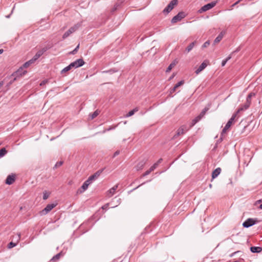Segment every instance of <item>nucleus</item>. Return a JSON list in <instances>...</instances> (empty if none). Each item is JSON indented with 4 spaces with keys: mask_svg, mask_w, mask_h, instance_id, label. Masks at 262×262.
<instances>
[{
    "mask_svg": "<svg viewBox=\"0 0 262 262\" xmlns=\"http://www.w3.org/2000/svg\"><path fill=\"white\" fill-rule=\"evenodd\" d=\"M102 171L103 169L98 170L96 172L90 176L87 180H94L98 179L100 174L102 173Z\"/></svg>",
    "mask_w": 262,
    "mask_h": 262,
    "instance_id": "nucleus-11",
    "label": "nucleus"
},
{
    "mask_svg": "<svg viewBox=\"0 0 262 262\" xmlns=\"http://www.w3.org/2000/svg\"><path fill=\"white\" fill-rule=\"evenodd\" d=\"M82 21L79 22L74 25L73 27H71L67 31H66L62 36V38L63 39L67 38L70 34L75 32L77 31L80 27L82 26Z\"/></svg>",
    "mask_w": 262,
    "mask_h": 262,
    "instance_id": "nucleus-1",
    "label": "nucleus"
},
{
    "mask_svg": "<svg viewBox=\"0 0 262 262\" xmlns=\"http://www.w3.org/2000/svg\"><path fill=\"white\" fill-rule=\"evenodd\" d=\"M100 113V111L99 110L95 111L93 113L89 115V117L91 120L96 118Z\"/></svg>",
    "mask_w": 262,
    "mask_h": 262,
    "instance_id": "nucleus-21",
    "label": "nucleus"
},
{
    "mask_svg": "<svg viewBox=\"0 0 262 262\" xmlns=\"http://www.w3.org/2000/svg\"><path fill=\"white\" fill-rule=\"evenodd\" d=\"M34 62L32 61L31 59L29 60V61L26 62L24 64H23V68H27L28 67L30 64L33 63Z\"/></svg>",
    "mask_w": 262,
    "mask_h": 262,
    "instance_id": "nucleus-34",
    "label": "nucleus"
},
{
    "mask_svg": "<svg viewBox=\"0 0 262 262\" xmlns=\"http://www.w3.org/2000/svg\"><path fill=\"white\" fill-rule=\"evenodd\" d=\"M108 206V204H106V205H105L103 206L102 207V208L103 209H106L107 208Z\"/></svg>",
    "mask_w": 262,
    "mask_h": 262,
    "instance_id": "nucleus-52",
    "label": "nucleus"
},
{
    "mask_svg": "<svg viewBox=\"0 0 262 262\" xmlns=\"http://www.w3.org/2000/svg\"><path fill=\"white\" fill-rule=\"evenodd\" d=\"M16 244L17 243H14L12 242H10L8 245V248L9 249H11V248H12L13 247H15V246H16Z\"/></svg>",
    "mask_w": 262,
    "mask_h": 262,
    "instance_id": "nucleus-39",
    "label": "nucleus"
},
{
    "mask_svg": "<svg viewBox=\"0 0 262 262\" xmlns=\"http://www.w3.org/2000/svg\"><path fill=\"white\" fill-rule=\"evenodd\" d=\"M250 250L252 253H259L262 251V248L260 247H251Z\"/></svg>",
    "mask_w": 262,
    "mask_h": 262,
    "instance_id": "nucleus-19",
    "label": "nucleus"
},
{
    "mask_svg": "<svg viewBox=\"0 0 262 262\" xmlns=\"http://www.w3.org/2000/svg\"><path fill=\"white\" fill-rule=\"evenodd\" d=\"M20 238V233H18L15 235V238L16 239L17 242L19 241Z\"/></svg>",
    "mask_w": 262,
    "mask_h": 262,
    "instance_id": "nucleus-46",
    "label": "nucleus"
},
{
    "mask_svg": "<svg viewBox=\"0 0 262 262\" xmlns=\"http://www.w3.org/2000/svg\"><path fill=\"white\" fill-rule=\"evenodd\" d=\"M259 208L262 209V204L259 206Z\"/></svg>",
    "mask_w": 262,
    "mask_h": 262,
    "instance_id": "nucleus-56",
    "label": "nucleus"
},
{
    "mask_svg": "<svg viewBox=\"0 0 262 262\" xmlns=\"http://www.w3.org/2000/svg\"><path fill=\"white\" fill-rule=\"evenodd\" d=\"M147 161V160L145 158L140 159L135 166L136 170L139 171L141 170L146 164Z\"/></svg>",
    "mask_w": 262,
    "mask_h": 262,
    "instance_id": "nucleus-4",
    "label": "nucleus"
},
{
    "mask_svg": "<svg viewBox=\"0 0 262 262\" xmlns=\"http://www.w3.org/2000/svg\"><path fill=\"white\" fill-rule=\"evenodd\" d=\"M256 223V221L252 218H249L246 220L243 223V226L245 228H249Z\"/></svg>",
    "mask_w": 262,
    "mask_h": 262,
    "instance_id": "nucleus-9",
    "label": "nucleus"
},
{
    "mask_svg": "<svg viewBox=\"0 0 262 262\" xmlns=\"http://www.w3.org/2000/svg\"><path fill=\"white\" fill-rule=\"evenodd\" d=\"M202 118L200 117V116L199 115L196 117H195L193 120H192V126L194 125L195 123H196L198 121H199Z\"/></svg>",
    "mask_w": 262,
    "mask_h": 262,
    "instance_id": "nucleus-31",
    "label": "nucleus"
},
{
    "mask_svg": "<svg viewBox=\"0 0 262 262\" xmlns=\"http://www.w3.org/2000/svg\"><path fill=\"white\" fill-rule=\"evenodd\" d=\"M48 80L47 79L43 80L40 84V86H42L46 84L48 82Z\"/></svg>",
    "mask_w": 262,
    "mask_h": 262,
    "instance_id": "nucleus-47",
    "label": "nucleus"
},
{
    "mask_svg": "<svg viewBox=\"0 0 262 262\" xmlns=\"http://www.w3.org/2000/svg\"><path fill=\"white\" fill-rule=\"evenodd\" d=\"M231 58V56H229L225 59L223 60L222 62V66H225L227 62Z\"/></svg>",
    "mask_w": 262,
    "mask_h": 262,
    "instance_id": "nucleus-36",
    "label": "nucleus"
},
{
    "mask_svg": "<svg viewBox=\"0 0 262 262\" xmlns=\"http://www.w3.org/2000/svg\"><path fill=\"white\" fill-rule=\"evenodd\" d=\"M57 204H50L47 205V206L41 211V215H45L49 212L52 209H53Z\"/></svg>",
    "mask_w": 262,
    "mask_h": 262,
    "instance_id": "nucleus-8",
    "label": "nucleus"
},
{
    "mask_svg": "<svg viewBox=\"0 0 262 262\" xmlns=\"http://www.w3.org/2000/svg\"><path fill=\"white\" fill-rule=\"evenodd\" d=\"M48 50V48L45 47L41 49L40 50L38 51L36 54L40 57L45 52H46Z\"/></svg>",
    "mask_w": 262,
    "mask_h": 262,
    "instance_id": "nucleus-22",
    "label": "nucleus"
},
{
    "mask_svg": "<svg viewBox=\"0 0 262 262\" xmlns=\"http://www.w3.org/2000/svg\"><path fill=\"white\" fill-rule=\"evenodd\" d=\"M195 43V41H193L191 42L186 49V51L187 53L189 52L194 47V45Z\"/></svg>",
    "mask_w": 262,
    "mask_h": 262,
    "instance_id": "nucleus-23",
    "label": "nucleus"
},
{
    "mask_svg": "<svg viewBox=\"0 0 262 262\" xmlns=\"http://www.w3.org/2000/svg\"><path fill=\"white\" fill-rule=\"evenodd\" d=\"M249 107V106H246V104L244 103V104H242L240 106V107H239V108L237 110L236 112L237 113L239 114L241 112H243V111H246V110H247L248 108Z\"/></svg>",
    "mask_w": 262,
    "mask_h": 262,
    "instance_id": "nucleus-20",
    "label": "nucleus"
},
{
    "mask_svg": "<svg viewBox=\"0 0 262 262\" xmlns=\"http://www.w3.org/2000/svg\"><path fill=\"white\" fill-rule=\"evenodd\" d=\"M79 48V45H78L77 47L74 49V50H73L71 53L72 54H75L78 51V49Z\"/></svg>",
    "mask_w": 262,
    "mask_h": 262,
    "instance_id": "nucleus-42",
    "label": "nucleus"
},
{
    "mask_svg": "<svg viewBox=\"0 0 262 262\" xmlns=\"http://www.w3.org/2000/svg\"><path fill=\"white\" fill-rule=\"evenodd\" d=\"M63 164V162L62 161H59V162H57L56 164L55 165L54 168H57V167H60V166L62 165V164Z\"/></svg>",
    "mask_w": 262,
    "mask_h": 262,
    "instance_id": "nucleus-40",
    "label": "nucleus"
},
{
    "mask_svg": "<svg viewBox=\"0 0 262 262\" xmlns=\"http://www.w3.org/2000/svg\"><path fill=\"white\" fill-rule=\"evenodd\" d=\"M216 4V2H212L203 6L199 10L200 13H202L209 10L214 7Z\"/></svg>",
    "mask_w": 262,
    "mask_h": 262,
    "instance_id": "nucleus-2",
    "label": "nucleus"
},
{
    "mask_svg": "<svg viewBox=\"0 0 262 262\" xmlns=\"http://www.w3.org/2000/svg\"><path fill=\"white\" fill-rule=\"evenodd\" d=\"M27 73V71L24 70L23 68L21 67L18 69L16 72L13 73L11 77H15L17 79L18 77L24 75Z\"/></svg>",
    "mask_w": 262,
    "mask_h": 262,
    "instance_id": "nucleus-6",
    "label": "nucleus"
},
{
    "mask_svg": "<svg viewBox=\"0 0 262 262\" xmlns=\"http://www.w3.org/2000/svg\"><path fill=\"white\" fill-rule=\"evenodd\" d=\"M155 166L156 165H152L149 169L146 170L144 173H143L142 174L141 178H144L147 176V175L149 174L152 171H153L156 169Z\"/></svg>",
    "mask_w": 262,
    "mask_h": 262,
    "instance_id": "nucleus-17",
    "label": "nucleus"
},
{
    "mask_svg": "<svg viewBox=\"0 0 262 262\" xmlns=\"http://www.w3.org/2000/svg\"><path fill=\"white\" fill-rule=\"evenodd\" d=\"M225 31H222L214 39V43H217L219 42L222 39L224 35L225 34Z\"/></svg>",
    "mask_w": 262,
    "mask_h": 262,
    "instance_id": "nucleus-15",
    "label": "nucleus"
},
{
    "mask_svg": "<svg viewBox=\"0 0 262 262\" xmlns=\"http://www.w3.org/2000/svg\"><path fill=\"white\" fill-rule=\"evenodd\" d=\"M238 113L236 112L234 114H233L231 118L229 119V120L228 122H231V125L232 124L233 121L234 120L235 117L238 115Z\"/></svg>",
    "mask_w": 262,
    "mask_h": 262,
    "instance_id": "nucleus-32",
    "label": "nucleus"
},
{
    "mask_svg": "<svg viewBox=\"0 0 262 262\" xmlns=\"http://www.w3.org/2000/svg\"><path fill=\"white\" fill-rule=\"evenodd\" d=\"M209 187L211 188V184H209Z\"/></svg>",
    "mask_w": 262,
    "mask_h": 262,
    "instance_id": "nucleus-57",
    "label": "nucleus"
},
{
    "mask_svg": "<svg viewBox=\"0 0 262 262\" xmlns=\"http://www.w3.org/2000/svg\"><path fill=\"white\" fill-rule=\"evenodd\" d=\"M222 169L220 167H217L212 172V179L216 178L221 173Z\"/></svg>",
    "mask_w": 262,
    "mask_h": 262,
    "instance_id": "nucleus-14",
    "label": "nucleus"
},
{
    "mask_svg": "<svg viewBox=\"0 0 262 262\" xmlns=\"http://www.w3.org/2000/svg\"><path fill=\"white\" fill-rule=\"evenodd\" d=\"M188 130L187 126L185 125L181 126L177 130V133L173 137V138H176L180 135L184 134Z\"/></svg>",
    "mask_w": 262,
    "mask_h": 262,
    "instance_id": "nucleus-10",
    "label": "nucleus"
},
{
    "mask_svg": "<svg viewBox=\"0 0 262 262\" xmlns=\"http://www.w3.org/2000/svg\"><path fill=\"white\" fill-rule=\"evenodd\" d=\"M178 0H172L168 5L173 9L174 7L178 4Z\"/></svg>",
    "mask_w": 262,
    "mask_h": 262,
    "instance_id": "nucleus-25",
    "label": "nucleus"
},
{
    "mask_svg": "<svg viewBox=\"0 0 262 262\" xmlns=\"http://www.w3.org/2000/svg\"><path fill=\"white\" fill-rule=\"evenodd\" d=\"M14 181H6V184L8 185H11Z\"/></svg>",
    "mask_w": 262,
    "mask_h": 262,
    "instance_id": "nucleus-50",
    "label": "nucleus"
},
{
    "mask_svg": "<svg viewBox=\"0 0 262 262\" xmlns=\"http://www.w3.org/2000/svg\"><path fill=\"white\" fill-rule=\"evenodd\" d=\"M112 71L113 72H116V71L111 70H110L109 71H108V72H111Z\"/></svg>",
    "mask_w": 262,
    "mask_h": 262,
    "instance_id": "nucleus-54",
    "label": "nucleus"
},
{
    "mask_svg": "<svg viewBox=\"0 0 262 262\" xmlns=\"http://www.w3.org/2000/svg\"><path fill=\"white\" fill-rule=\"evenodd\" d=\"M162 158H160V159L158 160V161L156 162L153 165H156L155 166V168H156L159 165V164L161 163V162L162 161Z\"/></svg>",
    "mask_w": 262,
    "mask_h": 262,
    "instance_id": "nucleus-43",
    "label": "nucleus"
},
{
    "mask_svg": "<svg viewBox=\"0 0 262 262\" xmlns=\"http://www.w3.org/2000/svg\"><path fill=\"white\" fill-rule=\"evenodd\" d=\"M210 45V41L209 40L206 41L202 46V48H206Z\"/></svg>",
    "mask_w": 262,
    "mask_h": 262,
    "instance_id": "nucleus-44",
    "label": "nucleus"
},
{
    "mask_svg": "<svg viewBox=\"0 0 262 262\" xmlns=\"http://www.w3.org/2000/svg\"><path fill=\"white\" fill-rule=\"evenodd\" d=\"M138 109L137 107L133 109V110L130 111L126 115V117H129L133 115L135 112H137Z\"/></svg>",
    "mask_w": 262,
    "mask_h": 262,
    "instance_id": "nucleus-24",
    "label": "nucleus"
},
{
    "mask_svg": "<svg viewBox=\"0 0 262 262\" xmlns=\"http://www.w3.org/2000/svg\"><path fill=\"white\" fill-rule=\"evenodd\" d=\"M84 64V61L82 58L78 59L75 61L71 63L70 64L72 68H77L82 67Z\"/></svg>",
    "mask_w": 262,
    "mask_h": 262,
    "instance_id": "nucleus-5",
    "label": "nucleus"
},
{
    "mask_svg": "<svg viewBox=\"0 0 262 262\" xmlns=\"http://www.w3.org/2000/svg\"><path fill=\"white\" fill-rule=\"evenodd\" d=\"M207 65L206 61H204L203 63H201L199 68L195 71V73L196 74H198L207 67Z\"/></svg>",
    "mask_w": 262,
    "mask_h": 262,
    "instance_id": "nucleus-16",
    "label": "nucleus"
},
{
    "mask_svg": "<svg viewBox=\"0 0 262 262\" xmlns=\"http://www.w3.org/2000/svg\"><path fill=\"white\" fill-rule=\"evenodd\" d=\"M175 63L174 62H172L169 64V66L168 67L166 70V72H169L172 68L174 66Z\"/></svg>",
    "mask_w": 262,
    "mask_h": 262,
    "instance_id": "nucleus-35",
    "label": "nucleus"
},
{
    "mask_svg": "<svg viewBox=\"0 0 262 262\" xmlns=\"http://www.w3.org/2000/svg\"><path fill=\"white\" fill-rule=\"evenodd\" d=\"M115 191H113V190H112V188L110 189L107 192V196L108 197H111L114 194Z\"/></svg>",
    "mask_w": 262,
    "mask_h": 262,
    "instance_id": "nucleus-37",
    "label": "nucleus"
},
{
    "mask_svg": "<svg viewBox=\"0 0 262 262\" xmlns=\"http://www.w3.org/2000/svg\"><path fill=\"white\" fill-rule=\"evenodd\" d=\"M231 122H227V124H226L225 126L224 127V128L223 129L222 131V133H221V138L220 139L221 140H223V137L224 136V134H225L227 130L230 128V127L231 126Z\"/></svg>",
    "mask_w": 262,
    "mask_h": 262,
    "instance_id": "nucleus-13",
    "label": "nucleus"
},
{
    "mask_svg": "<svg viewBox=\"0 0 262 262\" xmlns=\"http://www.w3.org/2000/svg\"><path fill=\"white\" fill-rule=\"evenodd\" d=\"M39 58V56L36 53V54L33 56V57L31 59L32 61L34 62L36 60H37Z\"/></svg>",
    "mask_w": 262,
    "mask_h": 262,
    "instance_id": "nucleus-41",
    "label": "nucleus"
},
{
    "mask_svg": "<svg viewBox=\"0 0 262 262\" xmlns=\"http://www.w3.org/2000/svg\"><path fill=\"white\" fill-rule=\"evenodd\" d=\"M4 52L3 49H0V54H2Z\"/></svg>",
    "mask_w": 262,
    "mask_h": 262,
    "instance_id": "nucleus-53",
    "label": "nucleus"
},
{
    "mask_svg": "<svg viewBox=\"0 0 262 262\" xmlns=\"http://www.w3.org/2000/svg\"><path fill=\"white\" fill-rule=\"evenodd\" d=\"M120 154V151L119 150H117L115 152L113 155V158L115 157L116 156H118Z\"/></svg>",
    "mask_w": 262,
    "mask_h": 262,
    "instance_id": "nucleus-49",
    "label": "nucleus"
},
{
    "mask_svg": "<svg viewBox=\"0 0 262 262\" xmlns=\"http://www.w3.org/2000/svg\"><path fill=\"white\" fill-rule=\"evenodd\" d=\"M60 253H58L57 254H56L55 256H54L53 258H52V260H55V259H58L60 257Z\"/></svg>",
    "mask_w": 262,
    "mask_h": 262,
    "instance_id": "nucleus-45",
    "label": "nucleus"
},
{
    "mask_svg": "<svg viewBox=\"0 0 262 262\" xmlns=\"http://www.w3.org/2000/svg\"><path fill=\"white\" fill-rule=\"evenodd\" d=\"M16 178V175L14 173H11L8 176L7 178L5 180H15Z\"/></svg>",
    "mask_w": 262,
    "mask_h": 262,
    "instance_id": "nucleus-26",
    "label": "nucleus"
},
{
    "mask_svg": "<svg viewBox=\"0 0 262 262\" xmlns=\"http://www.w3.org/2000/svg\"><path fill=\"white\" fill-rule=\"evenodd\" d=\"M92 182V181H85L81 187L77 190V193L81 194L83 193L88 189L89 185L91 184Z\"/></svg>",
    "mask_w": 262,
    "mask_h": 262,
    "instance_id": "nucleus-7",
    "label": "nucleus"
},
{
    "mask_svg": "<svg viewBox=\"0 0 262 262\" xmlns=\"http://www.w3.org/2000/svg\"><path fill=\"white\" fill-rule=\"evenodd\" d=\"M12 79L10 80V81L7 84V86L8 88L14 81H15L17 78L15 77H11Z\"/></svg>",
    "mask_w": 262,
    "mask_h": 262,
    "instance_id": "nucleus-38",
    "label": "nucleus"
},
{
    "mask_svg": "<svg viewBox=\"0 0 262 262\" xmlns=\"http://www.w3.org/2000/svg\"><path fill=\"white\" fill-rule=\"evenodd\" d=\"M183 84H184V81L183 80H181L180 82H179L178 83H177L174 86V87L173 88H172L170 90V94H172L173 93H174L178 88H179L180 86L182 85Z\"/></svg>",
    "mask_w": 262,
    "mask_h": 262,
    "instance_id": "nucleus-18",
    "label": "nucleus"
},
{
    "mask_svg": "<svg viewBox=\"0 0 262 262\" xmlns=\"http://www.w3.org/2000/svg\"><path fill=\"white\" fill-rule=\"evenodd\" d=\"M172 10V8L170 6L167 5V7L163 10V12L164 13H168Z\"/></svg>",
    "mask_w": 262,
    "mask_h": 262,
    "instance_id": "nucleus-30",
    "label": "nucleus"
},
{
    "mask_svg": "<svg viewBox=\"0 0 262 262\" xmlns=\"http://www.w3.org/2000/svg\"><path fill=\"white\" fill-rule=\"evenodd\" d=\"M7 152V151L5 148H2L0 149V158L4 156Z\"/></svg>",
    "mask_w": 262,
    "mask_h": 262,
    "instance_id": "nucleus-29",
    "label": "nucleus"
},
{
    "mask_svg": "<svg viewBox=\"0 0 262 262\" xmlns=\"http://www.w3.org/2000/svg\"><path fill=\"white\" fill-rule=\"evenodd\" d=\"M50 194V193L47 191H45L43 192V200H47L49 195Z\"/></svg>",
    "mask_w": 262,
    "mask_h": 262,
    "instance_id": "nucleus-33",
    "label": "nucleus"
},
{
    "mask_svg": "<svg viewBox=\"0 0 262 262\" xmlns=\"http://www.w3.org/2000/svg\"><path fill=\"white\" fill-rule=\"evenodd\" d=\"M174 77V75H172L170 78H169V80L171 79L172 78H173V77Z\"/></svg>",
    "mask_w": 262,
    "mask_h": 262,
    "instance_id": "nucleus-55",
    "label": "nucleus"
},
{
    "mask_svg": "<svg viewBox=\"0 0 262 262\" xmlns=\"http://www.w3.org/2000/svg\"><path fill=\"white\" fill-rule=\"evenodd\" d=\"M209 109V107H207L204 108L202 110V111L201 112V113L200 114V115H199L200 117L203 118L204 117V116L205 115L206 112L208 111Z\"/></svg>",
    "mask_w": 262,
    "mask_h": 262,
    "instance_id": "nucleus-27",
    "label": "nucleus"
},
{
    "mask_svg": "<svg viewBox=\"0 0 262 262\" xmlns=\"http://www.w3.org/2000/svg\"><path fill=\"white\" fill-rule=\"evenodd\" d=\"M242 0H238L237 2H236L235 3H234L233 5H232L231 7H235L236 5H237L240 2H241Z\"/></svg>",
    "mask_w": 262,
    "mask_h": 262,
    "instance_id": "nucleus-48",
    "label": "nucleus"
},
{
    "mask_svg": "<svg viewBox=\"0 0 262 262\" xmlns=\"http://www.w3.org/2000/svg\"><path fill=\"white\" fill-rule=\"evenodd\" d=\"M185 17V14L183 12H179L171 19V22L172 24L176 23L181 20V19Z\"/></svg>",
    "mask_w": 262,
    "mask_h": 262,
    "instance_id": "nucleus-3",
    "label": "nucleus"
},
{
    "mask_svg": "<svg viewBox=\"0 0 262 262\" xmlns=\"http://www.w3.org/2000/svg\"><path fill=\"white\" fill-rule=\"evenodd\" d=\"M72 69V68L71 66H70V64H69L68 66L65 67L61 70V74H63V73L70 71Z\"/></svg>",
    "mask_w": 262,
    "mask_h": 262,
    "instance_id": "nucleus-28",
    "label": "nucleus"
},
{
    "mask_svg": "<svg viewBox=\"0 0 262 262\" xmlns=\"http://www.w3.org/2000/svg\"><path fill=\"white\" fill-rule=\"evenodd\" d=\"M117 188H118V185H116L112 187V190H113V191H115V190L117 189Z\"/></svg>",
    "mask_w": 262,
    "mask_h": 262,
    "instance_id": "nucleus-51",
    "label": "nucleus"
},
{
    "mask_svg": "<svg viewBox=\"0 0 262 262\" xmlns=\"http://www.w3.org/2000/svg\"><path fill=\"white\" fill-rule=\"evenodd\" d=\"M255 95V94L254 93H250L248 94V95L247 96V97L246 98V101L245 103L246 104V106L247 107L250 106V105L251 104V98L252 97L254 96Z\"/></svg>",
    "mask_w": 262,
    "mask_h": 262,
    "instance_id": "nucleus-12",
    "label": "nucleus"
}]
</instances>
